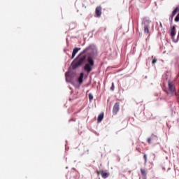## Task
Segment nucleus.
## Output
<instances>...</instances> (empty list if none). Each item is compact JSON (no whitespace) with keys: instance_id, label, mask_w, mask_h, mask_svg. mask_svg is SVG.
<instances>
[{"instance_id":"1","label":"nucleus","mask_w":179,"mask_h":179,"mask_svg":"<svg viewBox=\"0 0 179 179\" xmlns=\"http://www.w3.org/2000/svg\"><path fill=\"white\" fill-rule=\"evenodd\" d=\"M89 50H90V48H87L76 57L71 63L72 69H76L85 64V61H86V55L85 54H86Z\"/></svg>"},{"instance_id":"2","label":"nucleus","mask_w":179,"mask_h":179,"mask_svg":"<svg viewBox=\"0 0 179 179\" xmlns=\"http://www.w3.org/2000/svg\"><path fill=\"white\" fill-rule=\"evenodd\" d=\"M87 61L88 64H86L84 66V70L87 72V73H90L93 68L92 66H94V60H93V57L92 56H88Z\"/></svg>"},{"instance_id":"3","label":"nucleus","mask_w":179,"mask_h":179,"mask_svg":"<svg viewBox=\"0 0 179 179\" xmlns=\"http://www.w3.org/2000/svg\"><path fill=\"white\" fill-rule=\"evenodd\" d=\"M169 91L171 94H177L176 92V84L173 81L168 82Z\"/></svg>"},{"instance_id":"4","label":"nucleus","mask_w":179,"mask_h":179,"mask_svg":"<svg viewBox=\"0 0 179 179\" xmlns=\"http://www.w3.org/2000/svg\"><path fill=\"white\" fill-rule=\"evenodd\" d=\"M157 141H158L157 136L154 135V134H152L150 138H148L147 139V142H148V143H149V145H150V143H152V142L153 143H156V142H157Z\"/></svg>"},{"instance_id":"5","label":"nucleus","mask_w":179,"mask_h":179,"mask_svg":"<svg viewBox=\"0 0 179 179\" xmlns=\"http://www.w3.org/2000/svg\"><path fill=\"white\" fill-rule=\"evenodd\" d=\"M120 111V103L117 102L115 103L113 108V114H117Z\"/></svg>"},{"instance_id":"6","label":"nucleus","mask_w":179,"mask_h":179,"mask_svg":"<svg viewBox=\"0 0 179 179\" xmlns=\"http://www.w3.org/2000/svg\"><path fill=\"white\" fill-rule=\"evenodd\" d=\"M101 6H97L95 10V13L96 15V17H100L101 16Z\"/></svg>"},{"instance_id":"7","label":"nucleus","mask_w":179,"mask_h":179,"mask_svg":"<svg viewBox=\"0 0 179 179\" xmlns=\"http://www.w3.org/2000/svg\"><path fill=\"white\" fill-rule=\"evenodd\" d=\"M80 48H76L73 49V52H72V56H71V59H73L75 58V56L78 52L80 51Z\"/></svg>"},{"instance_id":"8","label":"nucleus","mask_w":179,"mask_h":179,"mask_svg":"<svg viewBox=\"0 0 179 179\" xmlns=\"http://www.w3.org/2000/svg\"><path fill=\"white\" fill-rule=\"evenodd\" d=\"M176 36V27H173L171 28V38H174V36Z\"/></svg>"},{"instance_id":"9","label":"nucleus","mask_w":179,"mask_h":179,"mask_svg":"<svg viewBox=\"0 0 179 179\" xmlns=\"http://www.w3.org/2000/svg\"><path fill=\"white\" fill-rule=\"evenodd\" d=\"M84 75L85 74L83 73H80V77L78 78L79 85H82V83H83V76H84Z\"/></svg>"},{"instance_id":"10","label":"nucleus","mask_w":179,"mask_h":179,"mask_svg":"<svg viewBox=\"0 0 179 179\" xmlns=\"http://www.w3.org/2000/svg\"><path fill=\"white\" fill-rule=\"evenodd\" d=\"M108 176H110V173L104 172V171H101V177L102 178H108Z\"/></svg>"},{"instance_id":"11","label":"nucleus","mask_w":179,"mask_h":179,"mask_svg":"<svg viewBox=\"0 0 179 179\" xmlns=\"http://www.w3.org/2000/svg\"><path fill=\"white\" fill-rule=\"evenodd\" d=\"M104 118V113H101L99 116H98V122H101V121H103V119Z\"/></svg>"},{"instance_id":"12","label":"nucleus","mask_w":179,"mask_h":179,"mask_svg":"<svg viewBox=\"0 0 179 179\" xmlns=\"http://www.w3.org/2000/svg\"><path fill=\"white\" fill-rule=\"evenodd\" d=\"M144 33H146L147 34H148V36H150V33L149 32V26H144Z\"/></svg>"},{"instance_id":"13","label":"nucleus","mask_w":179,"mask_h":179,"mask_svg":"<svg viewBox=\"0 0 179 179\" xmlns=\"http://www.w3.org/2000/svg\"><path fill=\"white\" fill-rule=\"evenodd\" d=\"M141 173L142 176H143V177H146V171L145 169H141Z\"/></svg>"},{"instance_id":"14","label":"nucleus","mask_w":179,"mask_h":179,"mask_svg":"<svg viewBox=\"0 0 179 179\" xmlns=\"http://www.w3.org/2000/svg\"><path fill=\"white\" fill-rule=\"evenodd\" d=\"M152 58L153 59L152 61V64H156V62H157V59L156 57H154L153 56L152 57Z\"/></svg>"},{"instance_id":"15","label":"nucleus","mask_w":179,"mask_h":179,"mask_svg":"<svg viewBox=\"0 0 179 179\" xmlns=\"http://www.w3.org/2000/svg\"><path fill=\"white\" fill-rule=\"evenodd\" d=\"M145 163H148V156L146 155H143Z\"/></svg>"},{"instance_id":"16","label":"nucleus","mask_w":179,"mask_h":179,"mask_svg":"<svg viewBox=\"0 0 179 179\" xmlns=\"http://www.w3.org/2000/svg\"><path fill=\"white\" fill-rule=\"evenodd\" d=\"M175 22H179V13L177 15V16L175 18Z\"/></svg>"},{"instance_id":"17","label":"nucleus","mask_w":179,"mask_h":179,"mask_svg":"<svg viewBox=\"0 0 179 179\" xmlns=\"http://www.w3.org/2000/svg\"><path fill=\"white\" fill-rule=\"evenodd\" d=\"M89 99L90 100V101H92V100H93V95L92 94H89Z\"/></svg>"},{"instance_id":"18","label":"nucleus","mask_w":179,"mask_h":179,"mask_svg":"<svg viewBox=\"0 0 179 179\" xmlns=\"http://www.w3.org/2000/svg\"><path fill=\"white\" fill-rule=\"evenodd\" d=\"M110 90H114V83H112V86L110 87Z\"/></svg>"},{"instance_id":"19","label":"nucleus","mask_w":179,"mask_h":179,"mask_svg":"<svg viewBox=\"0 0 179 179\" xmlns=\"http://www.w3.org/2000/svg\"><path fill=\"white\" fill-rule=\"evenodd\" d=\"M96 173L98 174V176L100 175V174L101 175V171H97Z\"/></svg>"},{"instance_id":"20","label":"nucleus","mask_w":179,"mask_h":179,"mask_svg":"<svg viewBox=\"0 0 179 179\" xmlns=\"http://www.w3.org/2000/svg\"><path fill=\"white\" fill-rule=\"evenodd\" d=\"M71 121H73V122H75V121H76V119H75V118H72V119H71L70 120H69V122H71Z\"/></svg>"},{"instance_id":"21","label":"nucleus","mask_w":179,"mask_h":179,"mask_svg":"<svg viewBox=\"0 0 179 179\" xmlns=\"http://www.w3.org/2000/svg\"><path fill=\"white\" fill-rule=\"evenodd\" d=\"M137 152H139L141 153V148H136Z\"/></svg>"},{"instance_id":"22","label":"nucleus","mask_w":179,"mask_h":179,"mask_svg":"<svg viewBox=\"0 0 179 179\" xmlns=\"http://www.w3.org/2000/svg\"><path fill=\"white\" fill-rule=\"evenodd\" d=\"M167 94H169V92H167Z\"/></svg>"}]
</instances>
